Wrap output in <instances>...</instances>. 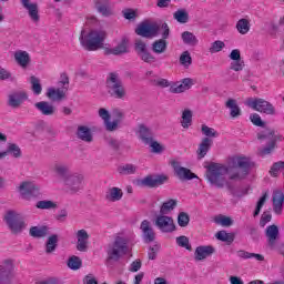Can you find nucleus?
Segmentation results:
<instances>
[{
	"instance_id": "4d7b16f0",
	"label": "nucleus",
	"mask_w": 284,
	"mask_h": 284,
	"mask_svg": "<svg viewBox=\"0 0 284 284\" xmlns=\"http://www.w3.org/2000/svg\"><path fill=\"white\" fill-rule=\"evenodd\" d=\"M159 34H161L162 39L165 41L166 39H170V27L168 23H159Z\"/></svg>"
},
{
	"instance_id": "72a5a7b5",
	"label": "nucleus",
	"mask_w": 284,
	"mask_h": 284,
	"mask_svg": "<svg viewBox=\"0 0 284 284\" xmlns=\"http://www.w3.org/2000/svg\"><path fill=\"white\" fill-rule=\"evenodd\" d=\"M225 105L229 110H231L230 114L232 119H239V116H241V106H239L236 100L229 99Z\"/></svg>"
},
{
	"instance_id": "c9c22d12",
	"label": "nucleus",
	"mask_w": 284,
	"mask_h": 284,
	"mask_svg": "<svg viewBox=\"0 0 284 284\" xmlns=\"http://www.w3.org/2000/svg\"><path fill=\"white\" fill-rule=\"evenodd\" d=\"M178 203L179 202L174 199H170L166 202H163L160 206V214L168 216V214H170V212L176 207Z\"/></svg>"
},
{
	"instance_id": "37998d69",
	"label": "nucleus",
	"mask_w": 284,
	"mask_h": 284,
	"mask_svg": "<svg viewBox=\"0 0 284 284\" xmlns=\"http://www.w3.org/2000/svg\"><path fill=\"white\" fill-rule=\"evenodd\" d=\"M173 18L176 20L178 23H187L190 21V14L185 9H180L174 12Z\"/></svg>"
},
{
	"instance_id": "6ab92c4d",
	"label": "nucleus",
	"mask_w": 284,
	"mask_h": 284,
	"mask_svg": "<svg viewBox=\"0 0 284 284\" xmlns=\"http://www.w3.org/2000/svg\"><path fill=\"white\" fill-rule=\"evenodd\" d=\"M192 85H194V80H192V78H185L181 82L171 84L170 92L172 94H181L183 92H187Z\"/></svg>"
},
{
	"instance_id": "9d476101",
	"label": "nucleus",
	"mask_w": 284,
	"mask_h": 284,
	"mask_svg": "<svg viewBox=\"0 0 284 284\" xmlns=\"http://www.w3.org/2000/svg\"><path fill=\"white\" fill-rule=\"evenodd\" d=\"M248 108L255 110L256 112H261L262 114L274 115L276 114V109L267 100L261 98H250L247 100Z\"/></svg>"
},
{
	"instance_id": "393cba45",
	"label": "nucleus",
	"mask_w": 284,
	"mask_h": 284,
	"mask_svg": "<svg viewBox=\"0 0 284 284\" xmlns=\"http://www.w3.org/2000/svg\"><path fill=\"white\" fill-rule=\"evenodd\" d=\"M34 108L39 110L43 114V116H52L57 112V108L50 104L48 101H40L34 104Z\"/></svg>"
},
{
	"instance_id": "6e6552de",
	"label": "nucleus",
	"mask_w": 284,
	"mask_h": 284,
	"mask_svg": "<svg viewBox=\"0 0 284 284\" xmlns=\"http://www.w3.org/2000/svg\"><path fill=\"white\" fill-rule=\"evenodd\" d=\"M257 139L260 141H263V139L268 141L267 145L260 151L261 156H267V154H272V152H274V148H276V141H278V135H276L274 130L266 129L257 133Z\"/></svg>"
},
{
	"instance_id": "4be33fe9",
	"label": "nucleus",
	"mask_w": 284,
	"mask_h": 284,
	"mask_svg": "<svg viewBox=\"0 0 284 284\" xmlns=\"http://www.w3.org/2000/svg\"><path fill=\"white\" fill-rule=\"evenodd\" d=\"M67 92H68V87H62L58 89L49 88L47 91V97L48 99H50V101L60 102V101H64Z\"/></svg>"
},
{
	"instance_id": "5701e85b",
	"label": "nucleus",
	"mask_w": 284,
	"mask_h": 284,
	"mask_svg": "<svg viewBox=\"0 0 284 284\" xmlns=\"http://www.w3.org/2000/svg\"><path fill=\"white\" fill-rule=\"evenodd\" d=\"M216 250L212 245H201L195 248L194 260L195 261H205L207 256H212Z\"/></svg>"
},
{
	"instance_id": "680f3d73",
	"label": "nucleus",
	"mask_w": 284,
	"mask_h": 284,
	"mask_svg": "<svg viewBox=\"0 0 284 284\" xmlns=\"http://www.w3.org/2000/svg\"><path fill=\"white\" fill-rule=\"evenodd\" d=\"M245 68V62L243 60H235L231 63L230 69L234 70V72H241Z\"/></svg>"
},
{
	"instance_id": "0e129e2a",
	"label": "nucleus",
	"mask_w": 284,
	"mask_h": 284,
	"mask_svg": "<svg viewBox=\"0 0 284 284\" xmlns=\"http://www.w3.org/2000/svg\"><path fill=\"white\" fill-rule=\"evenodd\" d=\"M150 148H152V152L154 154H161V152H163V146L161 144H159V142L151 140V143H149Z\"/></svg>"
},
{
	"instance_id": "dca6fc26",
	"label": "nucleus",
	"mask_w": 284,
	"mask_h": 284,
	"mask_svg": "<svg viewBox=\"0 0 284 284\" xmlns=\"http://www.w3.org/2000/svg\"><path fill=\"white\" fill-rule=\"evenodd\" d=\"M24 101H28V93L23 90H18L8 95L7 105L17 110V108H21V105H23Z\"/></svg>"
},
{
	"instance_id": "6e6d98bb",
	"label": "nucleus",
	"mask_w": 284,
	"mask_h": 284,
	"mask_svg": "<svg viewBox=\"0 0 284 284\" xmlns=\"http://www.w3.org/2000/svg\"><path fill=\"white\" fill-rule=\"evenodd\" d=\"M215 223L219 225H222L223 227H230V225H233L234 221H232L231 217H227L225 215H220L215 219Z\"/></svg>"
},
{
	"instance_id": "58836bf2",
	"label": "nucleus",
	"mask_w": 284,
	"mask_h": 284,
	"mask_svg": "<svg viewBox=\"0 0 284 284\" xmlns=\"http://www.w3.org/2000/svg\"><path fill=\"white\" fill-rule=\"evenodd\" d=\"M54 171L61 176L62 181H65V179L72 174L70 173V166H68V164L57 163L54 165Z\"/></svg>"
},
{
	"instance_id": "774afa93",
	"label": "nucleus",
	"mask_w": 284,
	"mask_h": 284,
	"mask_svg": "<svg viewBox=\"0 0 284 284\" xmlns=\"http://www.w3.org/2000/svg\"><path fill=\"white\" fill-rule=\"evenodd\" d=\"M83 284H99V281H97V277H94V275L89 274L84 276Z\"/></svg>"
},
{
	"instance_id": "3c124183",
	"label": "nucleus",
	"mask_w": 284,
	"mask_h": 284,
	"mask_svg": "<svg viewBox=\"0 0 284 284\" xmlns=\"http://www.w3.org/2000/svg\"><path fill=\"white\" fill-rule=\"evenodd\" d=\"M268 193L264 192L263 195L257 201L255 211L253 213V216H258L261 214V210H263V205H265V202L267 201Z\"/></svg>"
},
{
	"instance_id": "0eeeda50",
	"label": "nucleus",
	"mask_w": 284,
	"mask_h": 284,
	"mask_svg": "<svg viewBox=\"0 0 284 284\" xmlns=\"http://www.w3.org/2000/svg\"><path fill=\"white\" fill-rule=\"evenodd\" d=\"M4 221L12 234H21L26 230V221L14 211H8L4 215Z\"/></svg>"
},
{
	"instance_id": "de8ad7c7",
	"label": "nucleus",
	"mask_w": 284,
	"mask_h": 284,
	"mask_svg": "<svg viewBox=\"0 0 284 284\" xmlns=\"http://www.w3.org/2000/svg\"><path fill=\"white\" fill-rule=\"evenodd\" d=\"M36 207H38V210H54V207H57V203L50 200H42L37 202Z\"/></svg>"
},
{
	"instance_id": "412c9836",
	"label": "nucleus",
	"mask_w": 284,
	"mask_h": 284,
	"mask_svg": "<svg viewBox=\"0 0 284 284\" xmlns=\"http://www.w3.org/2000/svg\"><path fill=\"white\" fill-rule=\"evenodd\" d=\"M140 230L142 232V236L145 243H152L154 239H156V233H154V229L150 221L144 220L141 222Z\"/></svg>"
},
{
	"instance_id": "8fccbe9b",
	"label": "nucleus",
	"mask_w": 284,
	"mask_h": 284,
	"mask_svg": "<svg viewBox=\"0 0 284 284\" xmlns=\"http://www.w3.org/2000/svg\"><path fill=\"white\" fill-rule=\"evenodd\" d=\"M4 152H7V154H12L14 159H20L21 156V148L14 143H10Z\"/></svg>"
},
{
	"instance_id": "aec40b11",
	"label": "nucleus",
	"mask_w": 284,
	"mask_h": 284,
	"mask_svg": "<svg viewBox=\"0 0 284 284\" xmlns=\"http://www.w3.org/2000/svg\"><path fill=\"white\" fill-rule=\"evenodd\" d=\"M21 3L26 10H28L29 17L33 23H39L41 16H39V4L30 2V0H21Z\"/></svg>"
},
{
	"instance_id": "e433bc0d",
	"label": "nucleus",
	"mask_w": 284,
	"mask_h": 284,
	"mask_svg": "<svg viewBox=\"0 0 284 284\" xmlns=\"http://www.w3.org/2000/svg\"><path fill=\"white\" fill-rule=\"evenodd\" d=\"M14 59L17 63L21 65V68H28V64L30 63V54L26 51L16 52Z\"/></svg>"
},
{
	"instance_id": "bf43d9fd",
	"label": "nucleus",
	"mask_w": 284,
	"mask_h": 284,
	"mask_svg": "<svg viewBox=\"0 0 284 284\" xmlns=\"http://www.w3.org/2000/svg\"><path fill=\"white\" fill-rule=\"evenodd\" d=\"M281 170H284V162H275L270 170L271 176H278V172H281Z\"/></svg>"
},
{
	"instance_id": "cd10ccee",
	"label": "nucleus",
	"mask_w": 284,
	"mask_h": 284,
	"mask_svg": "<svg viewBox=\"0 0 284 284\" xmlns=\"http://www.w3.org/2000/svg\"><path fill=\"white\" fill-rule=\"evenodd\" d=\"M283 203L284 194L282 193V191H275L273 193V212H275V214H283Z\"/></svg>"
},
{
	"instance_id": "7c9ffc66",
	"label": "nucleus",
	"mask_w": 284,
	"mask_h": 284,
	"mask_svg": "<svg viewBox=\"0 0 284 284\" xmlns=\"http://www.w3.org/2000/svg\"><path fill=\"white\" fill-rule=\"evenodd\" d=\"M106 201H111L112 203H116V201H121L123 199V190L120 187L113 186L108 190L105 194Z\"/></svg>"
},
{
	"instance_id": "473e14b6",
	"label": "nucleus",
	"mask_w": 284,
	"mask_h": 284,
	"mask_svg": "<svg viewBox=\"0 0 284 284\" xmlns=\"http://www.w3.org/2000/svg\"><path fill=\"white\" fill-rule=\"evenodd\" d=\"M181 39L184 45H190L191 48L199 45V38H196V36L190 31L182 32Z\"/></svg>"
},
{
	"instance_id": "9b49d317",
	"label": "nucleus",
	"mask_w": 284,
	"mask_h": 284,
	"mask_svg": "<svg viewBox=\"0 0 284 284\" xmlns=\"http://www.w3.org/2000/svg\"><path fill=\"white\" fill-rule=\"evenodd\" d=\"M63 183L69 194H77V192H81V190H83V175L79 173H71L64 178Z\"/></svg>"
},
{
	"instance_id": "a18cd8bd",
	"label": "nucleus",
	"mask_w": 284,
	"mask_h": 284,
	"mask_svg": "<svg viewBox=\"0 0 284 284\" xmlns=\"http://www.w3.org/2000/svg\"><path fill=\"white\" fill-rule=\"evenodd\" d=\"M217 241H222L223 243H227L229 245L231 243H234V235L227 233L226 231H220L215 234Z\"/></svg>"
},
{
	"instance_id": "f704fd0d",
	"label": "nucleus",
	"mask_w": 284,
	"mask_h": 284,
	"mask_svg": "<svg viewBox=\"0 0 284 284\" xmlns=\"http://www.w3.org/2000/svg\"><path fill=\"white\" fill-rule=\"evenodd\" d=\"M58 245H59V235L57 234L50 235L45 243V254H52V252H55Z\"/></svg>"
},
{
	"instance_id": "864d4df0",
	"label": "nucleus",
	"mask_w": 284,
	"mask_h": 284,
	"mask_svg": "<svg viewBox=\"0 0 284 284\" xmlns=\"http://www.w3.org/2000/svg\"><path fill=\"white\" fill-rule=\"evenodd\" d=\"M223 48H225V42L221 41V40H216L214 41L210 49H209V52L211 54H216V52H221V50H223Z\"/></svg>"
},
{
	"instance_id": "c756f323",
	"label": "nucleus",
	"mask_w": 284,
	"mask_h": 284,
	"mask_svg": "<svg viewBox=\"0 0 284 284\" xmlns=\"http://www.w3.org/2000/svg\"><path fill=\"white\" fill-rule=\"evenodd\" d=\"M175 174L181 181H192V179H197L196 174L192 173L190 169L179 166L175 168Z\"/></svg>"
},
{
	"instance_id": "a19ab883",
	"label": "nucleus",
	"mask_w": 284,
	"mask_h": 284,
	"mask_svg": "<svg viewBox=\"0 0 284 284\" xmlns=\"http://www.w3.org/2000/svg\"><path fill=\"white\" fill-rule=\"evenodd\" d=\"M31 90L36 97H39L43 92V87H41V80L34 75L30 77Z\"/></svg>"
},
{
	"instance_id": "f3484780",
	"label": "nucleus",
	"mask_w": 284,
	"mask_h": 284,
	"mask_svg": "<svg viewBox=\"0 0 284 284\" xmlns=\"http://www.w3.org/2000/svg\"><path fill=\"white\" fill-rule=\"evenodd\" d=\"M94 8L101 17H114V9L112 8L111 0H94Z\"/></svg>"
},
{
	"instance_id": "f03ea898",
	"label": "nucleus",
	"mask_w": 284,
	"mask_h": 284,
	"mask_svg": "<svg viewBox=\"0 0 284 284\" xmlns=\"http://www.w3.org/2000/svg\"><path fill=\"white\" fill-rule=\"evenodd\" d=\"M108 39V32L101 29H93L85 34V30L81 31L80 43L89 52L103 49Z\"/></svg>"
},
{
	"instance_id": "13d9d810",
	"label": "nucleus",
	"mask_w": 284,
	"mask_h": 284,
	"mask_svg": "<svg viewBox=\"0 0 284 284\" xmlns=\"http://www.w3.org/2000/svg\"><path fill=\"white\" fill-rule=\"evenodd\" d=\"M250 121L253 123V125H256V128H265V122H263L258 113H252L250 115Z\"/></svg>"
},
{
	"instance_id": "ea45409f",
	"label": "nucleus",
	"mask_w": 284,
	"mask_h": 284,
	"mask_svg": "<svg viewBox=\"0 0 284 284\" xmlns=\"http://www.w3.org/2000/svg\"><path fill=\"white\" fill-rule=\"evenodd\" d=\"M168 50V41L164 39L156 40L152 43V51L154 54H163Z\"/></svg>"
},
{
	"instance_id": "423d86ee",
	"label": "nucleus",
	"mask_w": 284,
	"mask_h": 284,
	"mask_svg": "<svg viewBox=\"0 0 284 284\" xmlns=\"http://www.w3.org/2000/svg\"><path fill=\"white\" fill-rule=\"evenodd\" d=\"M202 134H204V138L202 140V142L199 145L197 149V159H205V155L207 154V152H210V148H212V143H214V141H212V139H216V136H219V132H216V130L203 124L202 125Z\"/></svg>"
},
{
	"instance_id": "e2e57ef3",
	"label": "nucleus",
	"mask_w": 284,
	"mask_h": 284,
	"mask_svg": "<svg viewBox=\"0 0 284 284\" xmlns=\"http://www.w3.org/2000/svg\"><path fill=\"white\" fill-rule=\"evenodd\" d=\"M159 250H160L159 245L150 246L149 253H148L150 261H156V254H159Z\"/></svg>"
},
{
	"instance_id": "c85d7f7f",
	"label": "nucleus",
	"mask_w": 284,
	"mask_h": 284,
	"mask_svg": "<svg viewBox=\"0 0 284 284\" xmlns=\"http://www.w3.org/2000/svg\"><path fill=\"white\" fill-rule=\"evenodd\" d=\"M265 235L270 247H274V245H276V241L278 240V226H276V224L267 226L265 230Z\"/></svg>"
},
{
	"instance_id": "4468645a",
	"label": "nucleus",
	"mask_w": 284,
	"mask_h": 284,
	"mask_svg": "<svg viewBox=\"0 0 284 284\" xmlns=\"http://www.w3.org/2000/svg\"><path fill=\"white\" fill-rule=\"evenodd\" d=\"M155 226L160 232L164 234H170L176 230V225H174V219L168 215H158L155 217Z\"/></svg>"
},
{
	"instance_id": "603ef678",
	"label": "nucleus",
	"mask_w": 284,
	"mask_h": 284,
	"mask_svg": "<svg viewBox=\"0 0 284 284\" xmlns=\"http://www.w3.org/2000/svg\"><path fill=\"white\" fill-rule=\"evenodd\" d=\"M178 225L180 227H187L190 225V215L185 212H180L178 215Z\"/></svg>"
},
{
	"instance_id": "f257e3e1",
	"label": "nucleus",
	"mask_w": 284,
	"mask_h": 284,
	"mask_svg": "<svg viewBox=\"0 0 284 284\" xmlns=\"http://www.w3.org/2000/svg\"><path fill=\"white\" fill-rule=\"evenodd\" d=\"M254 168V162L246 156H233L229 160L227 165H222L219 163H211L206 166V179L211 185L215 187L223 189L227 187L229 192L236 199H241L248 194L250 189H243L241 191H235L234 185L225 180V174H229L230 181H243L250 170Z\"/></svg>"
},
{
	"instance_id": "49530a36",
	"label": "nucleus",
	"mask_w": 284,
	"mask_h": 284,
	"mask_svg": "<svg viewBox=\"0 0 284 284\" xmlns=\"http://www.w3.org/2000/svg\"><path fill=\"white\" fill-rule=\"evenodd\" d=\"M175 241L179 247H184L189 252H192V245L190 244V239L187 236L185 235L178 236Z\"/></svg>"
},
{
	"instance_id": "c03bdc74",
	"label": "nucleus",
	"mask_w": 284,
	"mask_h": 284,
	"mask_svg": "<svg viewBox=\"0 0 284 284\" xmlns=\"http://www.w3.org/2000/svg\"><path fill=\"white\" fill-rule=\"evenodd\" d=\"M236 30L240 34H247L250 32V20L240 19L236 23Z\"/></svg>"
},
{
	"instance_id": "ddd939ff",
	"label": "nucleus",
	"mask_w": 284,
	"mask_h": 284,
	"mask_svg": "<svg viewBox=\"0 0 284 284\" xmlns=\"http://www.w3.org/2000/svg\"><path fill=\"white\" fill-rule=\"evenodd\" d=\"M160 30H161V27H159V22H151V23L142 22L135 29V33L139 34V37H145L146 39H152V37H159Z\"/></svg>"
},
{
	"instance_id": "a211bd4d",
	"label": "nucleus",
	"mask_w": 284,
	"mask_h": 284,
	"mask_svg": "<svg viewBox=\"0 0 284 284\" xmlns=\"http://www.w3.org/2000/svg\"><path fill=\"white\" fill-rule=\"evenodd\" d=\"M168 181V176L163 174L148 175L141 180V185L144 187H159Z\"/></svg>"
},
{
	"instance_id": "5fc2aeb1",
	"label": "nucleus",
	"mask_w": 284,
	"mask_h": 284,
	"mask_svg": "<svg viewBox=\"0 0 284 284\" xmlns=\"http://www.w3.org/2000/svg\"><path fill=\"white\" fill-rule=\"evenodd\" d=\"M180 63L181 65H184V68H190V65H192V55H190V51H184L180 55Z\"/></svg>"
},
{
	"instance_id": "338daca9",
	"label": "nucleus",
	"mask_w": 284,
	"mask_h": 284,
	"mask_svg": "<svg viewBox=\"0 0 284 284\" xmlns=\"http://www.w3.org/2000/svg\"><path fill=\"white\" fill-rule=\"evenodd\" d=\"M134 172H136V166H134V164H126L122 166L123 174H134Z\"/></svg>"
},
{
	"instance_id": "1a4fd4ad",
	"label": "nucleus",
	"mask_w": 284,
	"mask_h": 284,
	"mask_svg": "<svg viewBox=\"0 0 284 284\" xmlns=\"http://www.w3.org/2000/svg\"><path fill=\"white\" fill-rule=\"evenodd\" d=\"M0 284H17L13 260H4L0 263Z\"/></svg>"
},
{
	"instance_id": "09e8293b",
	"label": "nucleus",
	"mask_w": 284,
	"mask_h": 284,
	"mask_svg": "<svg viewBox=\"0 0 284 284\" xmlns=\"http://www.w3.org/2000/svg\"><path fill=\"white\" fill-rule=\"evenodd\" d=\"M182 128H190L192 125V111L184 110L182 113Z\"/></svg>"
},
{
	"instance_id": "052dcab7",
	"label": "nucleus",
	"mask_w": 284,
	"mask_h": 284,
	"mask_svg": "<svg viewBox=\"0 0 284 284\" xmlns=\"http://www.w3.org/2000/svg\"><path fill=\"white\" fill-rule=\"evenodd\" d=\"M122 14L128 21H134L136 19V11L133 9H124L122 10Z\"/></svg>"
},
{
	"instance_id": "4c0bfd02",
	"label": "nucleus",
	"mask_w": 284,
	"mask_h": 284,
	"mask_svg": "<svg viewBox=\"0 0 284 284\" xmlns=\"http://www.w3.org/2000/svg\"><path fill=\"white\" fill-rule=\"evenodd\" d=\"M29 234L33 239H43V236H48V226H32Z\"/></svg>"
},
{
	"instance_id": "b1692460",
	"label": "nucleus",
	"mask_w": 284,
	"mask_h": 284,
	"mask_svg": "<svg viewBox=\"0 0 284 284\" xmlns=\"http://www.w3.org/2000/svg\"><path fill=\"white\" fill-rule=\"evenodd\" d=\"M90 239V235L88 234V231L85 230H79L77 232V250L78 252H88V241Z\"/></svg>"
},
{
	"instance_id": "f8f14e48",
	"label": "nucleus",
	"mask_w": 284,
	"mask_h": 284,
	"mask_svg": "<svg viewBox=\"0 0 284 284\" xmlns=\"http://www.w3.org/2000/svg\"><path fill=\"white\" fill-rule=\"evenodd\" d=\"M18 191L20 192L22 199H26V201L41 196V189L39 185L34 184V182H22L18 187Z\"/></svg>"
},
{
	"instance_id": "7ed1b4c3",
	"label": "nucleus",
	"mask_w": 284,
	"mask_h": 284,
	"mask_svg": "<svg viewBox=\"0 0 284 284\" xmlns=\"http://www.w3.org/2000/svg\"><path fill=\"white\" fill-rule=\"evenodd\" d=\"M105 89L108 94L113 99H125V87L123 85V80H121L119 73L111 72L108 74Z\"/></svg>"
},
{
	"instance_id": "a878e982",
	"label": "nucleus",
	"mask_w": 284,
	"mask_h": 284,
	"mask_svg": "<svg viewBox=\"0 0 284 284\" xmlns=\"http://www.w3.org/2000/svg\"><path fill=\"white\" fill-rule=\"evenodd\" d=\"M139 136L141 141L144 143V145H150V143H152V140L154 139V133L145 124H140Z\"/></svg>"
},
{
	"instance_id": "39448f33",
	"label": "nucleus",
	"mask_w": 284,
	"mask_h": 284,
	"mask_svg": "<svg viewBox=\"0 0 284 284\" xmlns=\"http://www.w3.org/2000/svg\"><path fill=\"white\" fill-rule=\"evenodd\" d=\"M128 252V240L125 237L118 236L115 237L114 242L108 247V261H113L114 263H116L121 261L122 256H125Z\"/></svg>"
},
{
	"instance_id": "20e7f679",
	"label": "nucleus",
	"mask_w": 284,
	"mask_h": 284,
	"mask_svg": "<svg viewBox=\"0 0 284 284\" xmlns=\"http://www.w3.org/2000/svg\"><path fill=\"white\" fill-rule=\"evenodd\" d=\"M99 116L102 119V121H104L105 130H108V132H114L119 130V123H122L123 119H125V112H123L121 109H113V121H110V111L101 108L99 109Z\"/></svg>"
},
{
	"instance_id": "2f4dec72",
	"label": "nucleus",
	"mask_w": 284,
	"mask_h": 284,
	"mask_svg": "<svg viewBox=\"0 0 284 284\" xmlns=\"http://www.w3.org/2000/svg\"><path fill=\"white\" fill-rule=\"evenodd\" d=\"M77 136L80 141L92 143V131H90V128L85 125L78 126Z\"/></svg>"
},
{
	"instance_id": "2eb2a0df",
	"label": "nucleus",
	"mask_w": 284,
	"mask_h": 284,
	"mask_svg": "<svg viewBox=\"0 0 284 284\" xmlns=\"http://www.w3.org/2000/svg\"><path fill=\"white\" fill-rule=\"evenodd\" d=\"M134 50L144 63H155L156 58L148 51V44L143 40H135Z\"/></svg>"
},
{
	"instance_id": "69168bd1",
	"label": "nucleus",
	"mask_w": 284,
	"mask_h": 284,
	"mask_svg": "<svg viewBox=\"0 0 284 284\" xmlns=\"http://www.w3.org/2000/svg\"><path fill=\"white\" fill-rule=\"evenodd\" d=\"M143 263L141 262V260H135L133 261L130 266H129V272H139V270H141Z\"/></svg>"
},
{
	"instance_id": "bb28decb",
	"label": "nucleus",
	"mask_w": 284,
	"mask_h": 284,
	"mask_svg": "<svg viewBox=\"0 0 284 284\" xmlns=\"http://www.w3.org/2000/svg\"><path fill=\"white\" fill-rule=\"evenodd\" d=\"M128 38H122V40L120 41V43L111 49H106L105 52L106 54H113L114 57H119L121 54H126L128 52Z\"/></svg>"
},
{
	"instance_id": "79ce46f5",
	"label": "nucleus",
	"mask_w": 284,
	"mask_h": 284,
	"mask_svg": "<svg viewBox=\"0 0 284 284\" xmlns=\"http://www.w3.org/2000/svg\"><path fill=\"white\" fill-rule=\"evenodd\" d=\"M67 265L70 270H73V271L81 270L83 265V261H81V257L73 255L69 257Z\"/></svg>"
}]
</instances>
